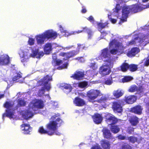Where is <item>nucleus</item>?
Returning <instances> with one entry per match:
<instances>
[{"label": "nucleus", "mask_w": 149, "mask_h": 149, "mask_svg": "<svg viewBox=\"0 0 149 149\" xmlns=\"http://www.w3.org/2000/svg\"><path fill=\"white\" fill-rule=\"evenodd\" d=\"M134 130V128L131 127H130L128 128L127 131L129 133L132 134Z\"/></svg>", "instance_id": "53"}, {"label": "nucleus", "mask_w": 149, "mask_h": 149, "mask_svg": "<svg viewBox=\"0 0 149 149\" xmlns=\"http://www.w3.org/2000/svg\"><path fill=\"white\" fill-rule=\"evenodd\" d=\"M132 143H134L137 141V139L134 137L131 136L127 138Z\"/></svg>", "instance_id": "45"}, {"label": "nucleus", "mask_w": 149, "mask_h": 149, "mask_svg": "<svg viewBox=\"0 0 149 149\" xmlns=\"http://www.w3.org/2000/svg\"><path fill=\"white\" fill-rule=\"evenodd\" d=\"M143 61L145 65L148 66L149 65V56L146 58Z\"/></svg>", "instance_id": "47"}, {"label": "nucleus", "mask_w": 149, "mask_h": 149, "mask_svg": "<svg viewBox=\"0 0 149 149\" xmlns=\"http://www.w3.org/2000/svg\"><path fill=\"white\" fill-rule=\"evenodd\" d=\"M59 116H60L59 114H55V115H54L52 117V119H54L55 117H57Z\"/></svg>", "instance_id": "59"}, {"label": "nucleus", "mask_w": 149, "mask_h": 149, "mask_svg": "<svg viewBox=\"0 0 149 149\" xmlns=\"http://www.w3.org/2000/svg\"><path fill=\"white\" fill-rule=\"evenodd\" d=\"M102 115L99 114H95L93 117L94 122L96 124L100 123L102 120Z\"/></svg>", "instance_id": "23"}, {"label": "nucleus", "mask_w": 149, "mask_h": 149, "mask_svg": "<svg viewBox=\"0 0 149 149\" xmlns=\"http://www.w3.org/2000/svg\"><path fill=\"white\" fill-rule=\"evenodd\" d=\"M129 65L126 63H124L121 66L120 68L121 70L123 72L126 71L129 69Z\"/></svg>", "instance_id": "36"}, {"label": "nucleus", "mask_w": 149, "mask_h": 149, "mask_svg": "<svg viewBox=\"0 0 149 149\" xmlns=\"http://www.w3.org/2000/svg\"><path fill=\"white\" fill-rule=\"evenodd\" d=\"M137 97L134 95L125 96L124 101L127 103L131 104L133 103L136 100Z\"/></svg>", "instance_id": "18"}, {"label": "nucleus", "mask_w": 149, "mask_h": 149, "mask_svg": "<svg viewBox=\"0 0 149 149\" xmlns=\"http://www.w3.org/2000/svg\"><path fill=\"white\" fill-rule=\"evenodd\" d=\"M149 0H143V2H145L148 1Z\"/></svg>", "instance_id": "64"}, {"label": "nucleus", "mask_w": 149, "mask_h": 149, "mask_svg": "<svg viewBox=\"0 0 149 149\" xmlns=\"http://www.w3.org/2000/svg\"><path fill=\"white\" fill-rule=\"evenodd\" d=\"M101 34L100 37H98V40H100L104 38V37L107 35H110L111 36H113V35L110 33V31H104L102 32H101Z\"/></svg>", "instance_id": "35"}, {"label": "nucleus", "mask_w": 149, "mask_h": 149, "mask_svg": "<svg viewBox=\"0 0 149 149\" xmlns=\"http://www.w3.org/2000/svg\"><path fill=\"white\" fill-rule=\"evenodd\" d=\"M31 53L29 54V50L27 49L26 46L20 48L18 53L22 62L27 61L30 57L40 58L44 55L43 51H39L38 48L36 49L35 47L31 48Z\"/></svg>", "instance_id": "5"}, {"label": "nucleus", "mask_w": 149, "mask_h": 149, "mask_svg": "<svg viewBox=\"0 0 149 149\" xmlns=\"http://www.w3.org/2000/svg\"><path fill=\"white\" fill-rule=\"evenodd\" d=\"M96 24H97L99 31H100V29H103L108 24L107 23H105L104 24H102L101 23H99L98 22H97Z\"/></svg>", "instance_id": "38"}, {"label": "nucleus", "mask_w": 149, "mask_h": 149, "mask_svg": "<svg viewBox=\"0 0 149 149\" xmlns=\"http://www.w3.org/2000/svg\"><path fill=\"white\" fill-rule=\"evenodd\" d=\"M101 94V92L99 90L91 89L87 92V95L90 102L95 104H97V103H101L104 102L107 100V99L106 97L102 96L100 99L97 101L95 100Z\"/></svg>", "instance_id": "10"}, {"label": "nucleus", "mask_w": 149, "mask_h": 149, "mask_svg": "<svg viewBox=\"0 0 149 149\" xmlns=\"http://www.w3.org/2000/svg\"><path fill=\"white\" fill-rule=\"evenodd\" d=\"M21 77L20 74L16 73L13 79H10L7 81V82L9 86H11L15 82L17 81V80Z\"/></svg>", "instance_id": "19"}, {"label": "nucleus", "mask_w": 149, "mask_h": 149, "mask_svg": "<svg viewBox=\"0 0 149 149\" xmlns=\"http://www.w3.org/2000/svg\"><path fill=\"white\" fill-rule=\"evenodd\" d=\"M61 86L63 87L65 89L64 91L67 93L70 92L72 91V87L70 84H62L61 85Z\"/></svg>", "instance_id": "31"}, {"label": "nucleus", "mask_w": 149, "mask_h": 149, "mask_svg": "<svg viewBox=\"0 0 149 149\" xmlns=\"http://www.w3.org/2000/svg\"><path fill=\"white\" fill-rule=\"evenodd\" d=\"M52 64L53 66L60 65L62 63V61L61 60L59 59H57V55L56 54H54L52 55Z\"/></svg>", "instance_id": "21"}, {"label": "nucleus", "mask_w": 149, "mask_h": 149, "mask_svg": "<svg viewBox=\"0 0 149 149\" xmlns=\"http://www.w3.org/2000/svg\"><path fill=\"white\" fill-rule=\"evenodd\" d=\"M102 116L106 118L107 122L108 124H114L117 121V118L111 114L108 113H104Z\"/></svg>", "instance_id": "13"}, {"label": "nucleus", "mask_w": 149, "mask_h": 149, "mask_svg": "<svg viewBox=\"0 0 149 149\" xmlns=\"http://www.w3.org/2000/svg\"><path fill=\"white\" fill-rule=\"evenodd\" d=\"M51 104L52 106H53V108H55L58 106V103L56 102H55L54 101L52 102Z\"/></svg>", "instance_id": "50"}, {"label": "nucleus", "mask_w": 149, "mask_h": 149, "mask_svg": "<svg viewBox=\"0 0 149 149\" xmlns=\"http://www.w3.org/2000/svg\"><path fill=\"white\" fill-rule=\"evenodd\" d=\"M133 78L132 77L127 76L125 77H124L121 80L123 82H126L132 80Z\"/></svg>", "instance_id": "37"}, {"label": "nucleus", "mask_w": 149, "mask_h": 149, "mask_svg": "<svg viewBox=\"0 0 149 149\" xmlns=\"http://www.w3.org/2000/svg\"><path fill=\"white\" fill-rule=\"evenodd\" d=\"M63 122L62 120L57 118L56 120L50 122L47 125V128L48 130L47 134L49 135L56 134L60 135V133L57 131L58 125L62 124Z\"/></svg>", "instance_id": "9"}, {"label": "nucleus", "mask_w": 149, "mask_h": 149, "mask_svg": "<svg viewBox=\"0 0 149 149\" xmlns=\"http://www.w3.org/2000/svg\"><path fill=\"white\" fill-rule=\"evenodd\" d=\"M38 132L41 134H47L48 131H47L43 128L42 127H40L38 130Z\"/></svg>", "instance_id": "42"}, {"label": "nucleus", "mask_w": 149, "mask_h": 149, "mask_svg": "<svg viewBox=\"0 0 149 149\" xmlns=\"http://www.w3.org/2000/svg\"><path fill=\"white\" fill-rule=\"evenodd\" d=\"M73 46V45H70L69 46L66 47H64V50L66 49V50H69L70 49H71Z\"/></svg>", "instance_id": "56"}, {"label": "nucleus", "mask_w": 149, "mask_h": 149, "mask_svg": "<svg viewBox=\"0 0 149 149\" xmlns=\"http://www.w3.org/2000/svg\"><path fill=\"white\" fill-rule=\"evenodd\" d=\"M124 93V91L121 89H118L113 92V96L117 98H118L122 96Z\"/></svg>", "instance_id": "28"}, {"label": "nucleus", "mask_w": 149, "mask_h": 149, "mask_svg": "<svg viewBox=\"0 0 149 149\" xmlns=\"http://www.w3.org/2000/svg\"><path fill=\"white\" fill-rule=\"evenodd\" d=\"M75 59L78 60L79 62L81 63H83L85 61V59L82 57H78Z\"/></svg>", "instance_id": "51"}, {"label": "nucleus", "mask_w": 149, "mask_h": 149, "mask_svg": "<svg viewBox=\"0 0 149 149\" xmlns=\"http://www.w3.org/2000/svg\"><path fill=\"white\" fill-rule=\"evenodd\" d=\"M145 30H147V31L148 34L147 36V34H135L134 35V33L132 34L128 35H127L125 36V38L127 39L129 37L132 36L133 39L130 42L127 43V45L128 46L140 42L141 43L143 42L146 39H149V25L148 26H146L144 27V29Z\"/></svg>", "instance_id": "8"}, {"label": "nucleus", "mask_w": 149, "mask_h": 149, "mask_svg": "<svg viewBox=\"0 0 149 149\" xmlns=\"http://www.w3.org/2000/svg\"><path fill=\"white\" fill-rule=\"evenodd\" d=\"M111 131L113 133H116L120 130V128L117 126L113 124L111 125Z\"/></svg>", "instance_id": "34"}, {"label": "nucleus", "mask_w": 149, "mask_h": 149, "mask_svg": "<svg viewBox=\"0 0 149 149\" xmlns=\"http://www.w3.org/2000/svg\"><path fill=\"white\" fill-rule=\"evenodd\" d=\"M84 72L82 71H77L75 72L71 77L77 80H79L82 79L84 76Z\"/></svg>", "instance_id": "22"}, {"label": "nucleus", "mask_w": 149, "mask_h": 149, "mask_svg": "<svg viewBox=\"0 0 149 149\" xmlns=\"http://www.w3.org/2000/svg\"><path fill=\"white\" fill-rule=\"evenodd\" d=\"M68 64L67 62L65 63L61 67H59L57 68L58 70H61L62 69L66 68L67 67Z\"/></svg>", "instance_id": "48"}, {"label": "nucleus", "mask_w": 149, "mask_h": 149, "mask_svg": "<svg viewBox=\"0 0 149 149\" xmlns=\"http://www.w3.org/2000/svg\"><path fill=\"white\" fill-rule=\"evenodd\" d=\"M91 149H102L98 144L96 143L95 145L93 147H92Z\"/></svg>", "instance_id": "52"}, {"label": "nucleus", "mask_w": 149, "mask_h": 149, "mask_svg": "<svg viewBox=\"0 0 149 149\" xmlns=\"http://www.w3.org/2000/svg\"><path fill=\"white\" fill-rule=\"evenodd\" d=\"M137 68V66L136 65L132 64L129 65V69L131 71H135L136 70Z\"/></svg>", "instance_id": "39"}, {"label": "nucleus", "mask_w": 149, "mask_h": 149, "mask_svg": "<svg viewBox=\"0 0 149 149\" xmlns=\"http://www.w3.org/2000/svg\"><path fill=\"white\" fill-rule=\"evenodd\" d=\"M35 40L34 38L29 37L28 43L29 45L31 46L35 44Z\"/></svg>", "instance_id": "40"}, {"label": "nucleus", "mask_w": 149, "mask_h": 149, "mask_svg": "<svg viewBox=\"0 0 149 149\" xmlns=\"http://www.w3.org/2000/svg\"><path fill=\"white\" fill-rule=\"evenodd\" d=\"M74 103L77 106H82L84 104L85 102L82 99L77 97L74 100Z\"/></svg>", "instance_id": "26"}, {"label": "nucleus", "mask_w": 149, "mask_h": 149, "mask_svg": "<svg viewBox=\"0 0 149 149\" xmlns=\"http://www.w3.org/2000/svg\"><path fill=\"white\" fill-rule=\"evenodd\" d=\"M52 48H56V49H58V48L59 46V45H58L56 43H53L52 44Z\"/></svg>", "instance_id": "54"}, {"label": "nucleus", "mask_w": 149, "mask_h": 149, "mask_svg": "<svg viewBox=\"0 0 149 149\" xmlns=\"http://www.w3.org/2000/svg\"><path fill=\"white\" fill-rule=\"evenodd\" d=\"M143 108L140 105H137L131 109V111L133 113L138 114L141 113Z\"/></svg>", "instance_id": "24"}, {"label": "nucleus", "mask_w": 149, "mask_h": 149, "mask_svg": "<svg viewBox=\"0 0 149 149\" xmlns=\"http://www.w3.org/2000/svg\"><path fill=\"white\" fill-rule=\"evenodd\" d=\"M58 26L59 30L61 34L66 37L71 35L79 34L83 31H84L87 32L88 34V39H90L91 38L93 34L92 32L90 29H88L86 27L83 28L82 30H78L77 31H72L69 33L68 32L65 30V28H63L61 25H59Z\"/></svg>", "instance_id": "11"}, {"label": "nucleus", "mask_w": 149, "mask_h": 149, "mask_svg": "<svg viewBox=\"0 0 149 149\" xmlns=\"http://www.w3.org/2000/svg\"><path fill=\"white\" fill-rule=\"evenodd\" d=\"M113 108L114 112L120 113L122 110V107L120 102H115L113 103Z\"/></svg>", "instance_id": "20"}, {"label": "nucleus", "mask_w": 149, "mask_h": 149, "mask_svg": "<svg viewBox=\"0 0 149 149\" xmlns=\"http://www.w3.org/2000/svg\"><path fill=\"white\" fill-rule=\"evenodd\" d=\"M143 10V6L138 4L128 6H124L121 10L119 4L116 5V9L114 10L112 16L108 15V18L113 24L116 23L118 19H119V24L121 22H123L126 21L128 14L130 12L136 13Z\"/></svg>", "instance_id": "1"}, {"label": "nucleus", "mask_w": 149, "mask_h": 149, "mask_svg": "<svg viewBox=\"0 0 149 149\" xmlns=\"http://www.w3.org/2000/svg\"><path fill=\"white\" fill-rule=\"evenodd\" d=\"M87 19L94 25L95 24H96L97 22H95L94 21V19L92 16H90L88 18H87Z\"/></svg>", "instance_id": "46"}, {"label": "nucleus", "mask_w": 149, "mask_h": 149, "mask_svg": "<svg viewBox=\"0 0 149 149\" xmlns=\"http://www.w3.org/2000/svg\"><path fill=\"white\" fill-rule=\"evenodd\" d=\"M4 95L3 94L0 95V99L3 97Z\"/></svg>", "instance_id": "62"}, {"label": "nucleus", "mask_w": 149, "mask_h": 149, "mask_svg": "<svg viewBox=\"0 0 149 149\" xmlns=\"http://www.w3.org/2000/svg\"><path fill=\"white\" fill-rule=\"evenodd\" d=\"M21 129L24 134H29L31 131L32 128L29 124H24L21 126Z\"/></svg>", "instance_id": "17"}, {"label": "nucleus", "mask_w": 149, "mask_h": 149, "mask_svg": "<svg viewBox=\"0 0 149 149\" xmlns=\"http://www.w3.org/2000/svg\"><path fill=\"white\" fill-rule=\"evenodd\" d=\"M142 90L143 89L142 87H140L139 88H138L136 86L133 85L129 87L128 91L129 92L132 93L137 91L139 95V96L138 97H140L141 96L143 95Z\"/></svg>", "instance_id": "16"}, {"label": "nucleus", "mask_w": 149, "mask_h": 149, "mask_svg": "<svg viewBox=\"0 0 149 149\" xmlns=\"http://www.w3.org/2000/svg\"><path fill=\"white\" fill-rule=\"evenodd\" d=\"M77 45V48L79 49H80L81 50H86L87 48V47H86L85 45H81L80 44H78Z\"/></svg>", "instance_id": "44"}, {"label": "nucleus", "mask_w": 149, "mask_h": 149, "mask_svg": "<svg viewBox=\"0 0 149 149\" xmlns=\"http://www.w3.org/2000/svg\"><path fill=\"white\" fill-rule=\"evenodd\" d=\"M58 49H58V50L59 49L60 50H61L62 49H64V47H63L61 46L60 45H59V46H58Z\"/></svg>", "instance_id": "61"}, {"label": "nucleus", "mask_w": 149, "mask_h": 149, "mask_svg": "<svg viewBox=\"0 0 149 149\" xmlns=\"http://www.w3.org/2000/svg\"><path fill=\"white\" fill-rule=\"evenodd\" d=\"M86 10L85 8L84 7H82V9L81 10V12L82 13H86Z\"/></svg>", "instance_id": "58"}, {"label": "nucleus", "mask_w": 149, "mask_h": 149, "mask_svg": "<svg viewBox=\"0 0 149 149\" xmlns=\"http://www.w3.org/2000/svg\"><path fill=\"white\" fill-rule=\"evenodd\" d=\"M79 51H72L68 53L61 52L59 55L65 58H64V59L67 60L73 56L78 54Z\"/></svg>", "instance_id": "15"}, {"label": "nucleus", "mask_w": 149, "mask_h": 149, "mask_svg": "<svg viewBox=\"0 0 149 149\" xmlns=\"http://www.w3.org/2000/svg\"><path fill=\"white\" fill-rule=\"evenodd\" d=\"M130 122L132 125H136L138 122V118L137 117L134 116L130 120Z\"/></svg>", "instance_id": "33"}, {"label": "nucleus", "mask_w": 149, "mask_h": 149, "mask_svg": "<svg viewBox=\"0 0 149 149\" xmlns=\"http://www.w3.org/2000/svg\"><path fill=\"white\" fill-rule=\"evenodd\" d=\"M92 72H93V74L94 73L96 75L97 74V72H95L94 71H92Z\"/></svg>", "instance_id": "63"}, {"label": "nucleus", "mask_w": 149, "mask_h": 149, "mask_svg": "<svg viewBox=\"0 0 149 149\" xmlns=\"http://www.w3.org/2000/svg\"><path fill=\"white\" fill-rule=\"evenodd\" d=\"M104 136L107 139H109L111 137V134L110 131L106 128H104L102 130Z\"/></svg>", "instance_id": "29"}, {"label": "nucleus", "mask_w": 149, "mask_h": 149, "mask_svg": "<svg viewBox=\"0 0 149 149\" xmlns=\"http://www.w3.org/2000/svg\"><path fill=\"white\" fill-rule=\"evenodd\" d=\"M90 66L91 68L94 70L97 69L98 67L97 65H96L95 62L91 63Z\"/></svg>", "instance_id": "43"}, {"label": "nucleus", "mask_w": 149, "mask_h": 149, "mask_svg": "<svg viewBox=\"0 0 149 149\" xmlns=\"http://www.w3.org/2000/svg\"><path fill=\"white\" fill-rule=\"evenodd\" d=\"M147 112L149 113V103H148L147 104Z\"/></svg>", "instance_id": "60"}, {"label": "nucleus", "mask_w": 149, "mask_h": 149, "mask_svg": "<svg viewBox=\"0 0 149 149\" xmlns=\"http://www.w3.org/2000/svg\"><path fill=\"white\" fill-rule=\"evenodd\" d=\"M26 101L25 100L19 99L17 102V104H15V102L13 103L12 102H7L4 104L5 108L6 109V113L3 115V118L5 116H7L11 120H16L18 117L14 110L17 109V108L21 106L25 105Z\"/></svg>", "instance_id": "3"}, {"label": "nucleus", "mask_w": 149, "mask_h": 149, "mask_svg": "<svg viewBox=\"0 0 149 149\" xmlns=\"http://www.w3.org/2000/svg\"><path fill=\"white\" fill-rule=\"evenodd\" d=\"M148 8H149V3L147 4L146 5L143 6V9Z\"/></svg>", "instance_id": "57"}, {"label": "nucleus", "mask_w": 149, "mask_h": 149, "mask_svg": "<svg viewBox=\"0 0 149 149\" xmlns=\"http://www.w3.org/2000/svg\"><path fill=\"white\" fill-rule=\"evenodd\" d=\"M139 49L138 48H132L127 53V55L130 57L134 56L139 52Z\"/></svg>", "instance_id": "25"}, {"label": "nucleus", "mask_w": 149, "mask_h": 149, "mask_svg": "<svg viewBox=\"0 0 149 149\" xmlns=\"http://www.w3.org/2000/svg\"><path fill=\"white\" fill-rule=\"evenodd\" d=\"M10 62L9 56L6 54H3L0 56V65H7Z\"/></svg>", "instance_id": "14"}, {"label": "nucleus", "mask_w": 149, "mask_h": 149, "mask_svg": "<svg viewBox=\"0 0 149 149\" xmlns=\"http://www.w3.org/2000/svg\"><path fill=\"white\" fill-rule=\"evenodd\" d=\"M109 48L110 51L108 48H104L101 51V54L100 56L96 58L97 60L102 59L105 62H109L113 61L111 58L110 53L112 54H120L123 52L124 49L122 43L120 42L115 40L111 41L109 44Z\"/></svg>", "instance_id": "2"}, {"label": "nucleus", "mask_w": 149, "mask_h": 149, "mask_svg": "<svg viewBox=\"0 0 149 149\" xmlns=\"http://www.w3.org/2000/svg\"><path fill=\"white\" fill-rule=\"evenodd\" d=\"M74 86H78L79 88L85 89L88 86V83L87 82L83 81L76 84H74Z\"/></svg>", "instance_id": "30"}, {"label": "nucleus", "mask_w": 149, "mask_h": 149, "mask_svg": "<svg viewBox=\"0 0 149 149\" xmlns=\"http://www.w3.org/2000/svg\"><path fill=\"white\" fill-rule=\"evenodd\" d=\"M118 139H121V140H124V139H127L124 136L120 135H119L118 136Z\"/></svg>", "instance_id": "55"}, {"label": "nucleus", "mask_w": 149, "mask_h": 149, "mask_svg": "<svg viewBox=\"0 0 149 149\" xmlns=\"http://www.w3.org/2000/svg\"><path fill=\"white\" fill-rule=\"evenodd\" d=\"M120 149H132V147L127 143H125L121 145Z\"/></svg>", "instance_id": "41"}, {"label": "nucleus", "mask_w": 149, "mask_h": 149, "mask_svg": "<svg viewBox=\"0 0 149 149\" xmlns=\"http://www.w3.org/2000/svg\"><path fill=\"white\" fill-rule=\"evenodd\" d=\"M112 83L113 81L111 78V79H107L106 81L105 82V84L107 85H110Z\"/></svg>", "instance_id": "49"}, {"label": "nucleus", "mask_w": 149, "mask_h": 149, "mask_svg": "<svg viewBox=\"0 0 149 149\" xmlns=\"http://www.w3.org/2000/svg\"><path fill=\"white\" fill-rule=\"evenodd\" d=\"M52 50V44L50 43H46L44 46V50L46 54H49Z\"/></svg>", "instance_id": "27"}, {"label": "nucleus", "mask_w": 149, "mask_h": 149, "mask_svg": "<svg viewBox=\"0 0 149 149\" xmlns=\"http://www.w3.org/2000/svg\"><path fill=\"white\" fill-rule=\"evenodd\" d=\"M58 35L57 33L52 29L46 30L43 33L35 36L36 44L38 45L41 46L47 40L56 39Z\"/></svg>", "instance_id": "6"}, {"label": "nucleus", "mask_w": 149, "mask_h": 149, "mask_svg": "<svg viewBox=\"0 0 149 149\" xmlns=\"http://www.w3.org/2000/svg\"><path fill=\"white\" fill-rule=\"evenodd\" d=\"M51 76L48 75L44 77L42 79L40 80L37 83L38 86H42L39 90L37 95L39 96H44L46 99H49L50 97L48 94H45V91L48 92L50 90L51 86L50 83H48L49 81L51 80Z\"/></svg>", "instance_id": "7"}, {"label": "nucleus", "mask_w": 149, "mask_h": 149, "mask_svg": "<svg viewBox=\"0 0 149 149\" xmlns=\"http://www.w3.org/2000/svg\"><path fill=\"white\" fill-rule=\"evenodd\" d=\"M105 62L99 69V72L102 76L109 74L111 72V68L112 67L113 62Z\"/></svg>", "instance_id": "12"}, {"label": "nucleus", "mask_w": 149, "mask_h": 149, "mask_svg": "<svg viewBox=\"0 0 149 149\" xmlns=\"http://www.w3.org/2000/svg\"><path fill=\"white\" fill-rule=\"evenodd\" d=\"M44 107V103L41 100L34 99L32 100L29 105L27 109L20 112L22 118L28 120L32 118L33 115V111H35Z\"/></svg>", "instance_id": "4"}, {"label": "nucleus", "mask_w": 149, "mask_h": 149, "mask_svg": "<svg viewBox=\"0 0 149 149\" xmlns=\"http://www.w3.org/2000/svg\"><path fill=\"white\" fill-rule=\"evenodd\" d=\"M101 144L102 147L104 149H109L110 147V145L107 140H102L101 141Z\"/></svg>", "instance_id": "32"}]
</instances>
